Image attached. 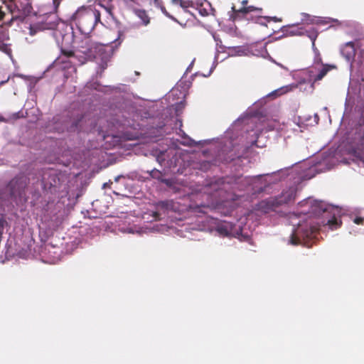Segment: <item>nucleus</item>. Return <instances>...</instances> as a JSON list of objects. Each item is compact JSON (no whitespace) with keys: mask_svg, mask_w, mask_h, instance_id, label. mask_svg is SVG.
<instances>
[{"mask_svg":"<svg viewBox=\"0 0 364 364\" xmlns=\"http://www.w3.org/2000/svg\"><path fill=\"white\" fill-rule=\"evenodd\" d=\"M248 0H242L241 1V6L237 8L235 4L231 7V11L229 12V21H240L243 20L252 21L255 23H263V20L269 22L273 21L274 22L282 21V18L276 16L269 17L262 16V9L257 8L254 6H248Z\"/></svg>","mask_w":364,"mask_h":364,"instance_id":"f257e3e1","label":"nucleus"},{"mask_svg":"<svg viewBox=\"0 0 364 364\" xmlns=\"http://www.w3.org/2000/svg\"><path fill=\"white\" fill-rule=\"evenodd\" d=\"M299 25L300 24H286L278 30H274L273 34L275 35L274 38L279 39L287 36H307L311 41H314L318 36V33L314 30L299 27Z\"/></svg>","mask_w":364,"mask_h":364,"instance_id":"f03ea898","label":"nucleus"},{"mask_svg":"<svg viewBox=\"0 0 364 364\" xmlns=\"http://www.w3.org/2000/svg\"><path fill=\"white\" fill-rule=\"evenodd\" d=\"M7 8L12 14V18L9 23L14 21H24L32 14L31 0H9Z\"/></svg>","mask_w":364,"mask_h":364,"instance_id":"7ed1b4c3","label":"nucleus"},{"mask_svg":"<svg viewBox=\"0 0 364 364\" xmlns=\"http://www.w3.org/2000/svg\"><path fill=\"white\" fill-rule=\"evenodd\" d=\"M72 21H94L101 23L100 13L91 8L82 7L77 10L71 16Z\"/></svg>","mask_w":364,"mask_h":364,"instance_id":"20e7f679","label":"nucleus"},{"mask_svg":"<svg viewBox=\"0 0 364 364\" xmlns=\"http://www.w3.org/2000/svg\"><path fill=\"white\" fill-rule=\"evenodd\" d=\"M28 184V178L23 173L14 177L8 184V188L13 197H21Z\"/></svg>","mask_w":364,"mask_h":364,"instance_id":"39448f33","label":"nucleus"},{"mask_svg":"<svg viewBox=\"0 0 364 364\" xmlns=\"http://www.w3.org/2000/svg\"><path fill=\"white\" fill-rule=\"evenodd\" d=\"M281 205V200L277 198H269L263 200L257 203V210L264 213H268L271 211L275 210L277 208Z\"/></svg>","mask_w":364,"mask_h":364,"instance_id":"423d86ee","label":"nucleus"},{"mask_svg":"<svg viewBox=\"0 0 364 364\" xmlns=\"http://www.w3.org/2000/svg\"><path fill=\"white\" fill-rule=\"evenodd\" d=\"M83 54L81 55H75L73 50H62V53L67 57H75L78 58L81 65L85 63L88 60H91L95 58V53L92 50V48H85L84 50L80 51Z\"/></svg>","mask_w":364,"mask_h":364,"instance_id":"0eeeda50","label":"nucleus"},{"mask_svg":"<svg viewBox=\"0 0 364 364\" xmlns=\"http://www.w3.org/2000/svg\"><path fill=\"white\" fill-rule=\"evenodd\" d=\"M9 41L8 31L3 26V24H0V50L11 58L12 50L11 44L8 43Z\"/></svg>","mask_w":364,"mask_h":364,"instance_id":"6e6552de","label":"nucleus"},{"mask_svg":"<svg viewBox=\"0 0 364 364\" xmlns=\"http://www.w3.org/2000/svg\"><path fill=\"white\" fill-rule=\"evenodd\" d=\"M302 229L298 228L295 230L291 235L290 243L294 245L301 244V239L309 238L313 233L311 230L306 229L304 232H301Z\"/></svg>","mask_w":364,"mask_h":364,"instance_id":"1a4fd4ad","label":"nucleus"},{"mask_svg":"<svg viewBox=\"0 0 364 364\" xmlns=\"http://www.w3.org/2000/svg\"><path fill=\"white\" fill-rule=\"evenodd\" d=\"M301 21L303 23H339L337 19L311 16L306 13L301 14Z\"/></svg>","mask_w":364,"mask_h":364,"instance_id":"9d476101","label":"nucleus"},{"mask_svg":"<svg viewBox=\"0 0 364 364\" xmlns=\"http://www.w3.org/2000/svg\"><path fill=\"white\" fill-rule=\"evenodd\" d=\"M58 181L57 176L51 171H46L42 176V183L45 188L55 187Z\"/></svg>","mask_w":364,"mask_h":364,"instance_id":"9b49d317","label":"nucleus"},{"mask_svg":"<svg viewBox=\"0 0 364 364\" xmlns=\"http://www.w3.org/2000/svg\"><path fill=\"white\" fill-rule=\"evenodd\" d=\"M226 184L223 180H218L209 185V188L211 190L208 193L215 196V197H223V192L225 190Z\"/></svg>","mask_w":364,"mask_h":364,"instance_id":"f8f14e48","label":"nucleus"},{"mask_svg":"<svg viewBox=\"0 0 364 364\" xmlns=\"http://www.w3.org/2000/svg\"><path fill=\"white\" fill-rule=\"evenodd\" d=\"M198 9L199 14L202 16H208L210 15L215 16V9H213L211 4L206 0H204L203 2H201L198 6Z\"/></svg>","mask_w":364,"mask_h":364,"instance_id":"ddd939ff","label":"nucleus"},{"mask_svg":"<svg viewBox=\"0 0 364 364\" xmlns=\"http://www.w3.org/2000/svg\"><path fill=\"white\" fill-rule=\"evenodd\" d=\"M70 28L74 31L77 29L79 32L85 36H88L89 34L93 31L96 24H69Z\"/></svg>","mask_w":364,"mask_h":364,"instance_id":"4468645a","label":"nucleus"},{"mask_svg":"<svg viewBox=\"0 0 364 364\" xmlns=\"http://www.w3.org/2000/svg\"><path fill=\"white\" fill-rule=\"evenodd\" d=\"M43 24H29L27 27V29L29 30V33L31 36H34L38 31H43L44 29H55V27L58 24H50L51 26L49 27H43Z\"/></svg>","mask_w":364,"mask_h":364,"instance_id":"2eb2a0df","label":"nucleus"},{"mask_svg":"<svg viewBox=\"0 0 364 364\" xmlns=\"http://www.w3.org/2000/svg\"><path fill=\"white\" fill-rule=\"evenodd\" d=\"M223 31L233 37H242V34L238 31L235 24H224Z\"/></svg>","mask_w":364,"mask_h":364,"instance_id":"dca6fc26","label":"nucleus"},{"mask_svg":"<svg viewBox=\"0 0 364 364\" xmlns=\"http://www.w3.org/2000/svg\"><path fill=\"white\" fill-rule=\"evenodd\" d=\"M172 3L175 6H179L181 9V13L184 15H191L187 9L192 5V3L183 0H172Z\"/></svg>","mask_w":364,"mask_h":364,"instance_id":"f3484780","label":"nucleus"},{"mask_svg":"<svg viewBox=\"0 0 364 364\" xmlns=\"http://www.w3.org/2000/svg\"><path fill=\"white\" fill-rule=\"evenodd\" d=\"M343 54L346 55L348 59L355 55V48L353 42H348L345 45L342 50Z\"/></svg>","mask_w":364,"mask_h":364,"instance_id":"a211bd4d","label":"nucleus"},{"mask_svg":"<svg viewBox=\"0 0 364 364\" xmlns=\"http://www.w3.org/2000/svg\"><path fill=\"white\" fill-rule=\"evenodd\" d=\"M281 200V205L283 203H288L289 202L294 200V194L292 191H287L283 193L279 197H277Z\"/></svg>","mask_w":364,"mask_h":364,"instance_id":"6ab92c4d","label":"nucleus"},{"mask_svg":"<svg viewBox=\"0 0 364 364\" xmlns=\"http://www.w3.org/2000/svg\"><path fill=\"white\" fill-rule=\"evenodd\" d=\"M330 70V68L328 66L323 67L318 74L315 77L314 81H319L323 79V77L328 73Z\"/></svg>","mask_w":364,"mask_h":364,"instance_id":"aec40b11","label":"nucleus"},{"mask_svg":"<svg viewBox=\"0 0 364 364\" xmlns=\"http://www.w3.org/2000/svg\"><path fill=\"white\" fill-rule=\"evenodd\" d=\"M136 15L141 19L142 23H149L150 19L145 11L139 10L136 11Z\"/></svg>","mask_w":364,"mask_h":364,"instance_id":"412c9836","label":"nucleus"},{"mask_svg":"<svg viewBox=\"0 0 364 364\" xmlns=\"http://www.w3.org/2000/svg\"><path fill=\"white\" fill-rule=\"evenodd\" d=\"M217 231L220 233V235H223V236H227L230 234V230L225 225L218 226Z\"/></svg>","mask_w":364,"mask_h":364,"instance_id":"4be33fe9","label":"nucleus"},{"mask_svg":"<svg viewBox=\"0 0 364 364\" xmlns=\"http://www.w3.org/2000/svg\"><path fill=\"white\" fill-rule=\"evenodd\" d=\"M328 223L331 226V229H336L340 225L336 218L328 220Z\"/></svg>","mask_w":364,"mask_h":364,"instance_id":"5701e85b","label":"nucleus"},{"mask_svg":"<svg viewBox=\"0 0 364 364\" xmlns=\"http://www.w3.org/2000/svg\"><path fill=\"white\" fill-rule=\"evenodd\" d=\"M296 87V86H295V85H287L284 87H282L280 89L281 93L282 94L287 93V92L291 91L292 90V88H294Z\"/></svg>","mask_w":364,"mask_h":364,"instance_id":"b1692460","label":"nucleus"},{"mask_svg":"<svg viewBox=\"0 0 364 364\" xmlns=\"http://www.w3.org/2000/svg\"><path fill=\"white\" fill-rule=\"evenodd\" d=\"M157 208L159 209L166 210L168 208V203H167V202H165V201L159 202L157 204Z\"/></svg>","mask_w":364,"mask_h":364,"instance_id":"393cba45","label":"nucleus"},{"mask_svg":"<svg viewBox=\"0 0 364 364\" xmlns=\"http://www.w3.org/2000/svg\"><path fill=\"white\" fill-rule=\"evenodd\" d=\"M354 156L360 161L364 162V154L363 153L357 152L355 151Z\"/></svg>","mask_w":364,"mask_h":364,"instance_id":"a878e982","label":"nucleus"},{"mask_svg":"<svg viewBox=\"0 0 364 364\" xmlns=\"http://www.w3.org/2000/svg\"><path fill=\"white\" fill-rule=\"evenodd\" d=\"M353 222L357 224V225H361L364 222V218H361V217H356L354 220H353Z\"/></svg>","mask_w":364,"mask_h":364,"instance_id":"bb28decb","label":"nucleus"},{"mask_svg":"<svg viewBox=\"0 0 364 364\" xmlns=\"http://www.w3.org/2000/svg\"><path fill=\"white\" fill-rule=\"evenodd\" d=\"M316 205L318 208V213H320L321 212H325L326 211V208L323 207V204L322 203H316Z\"/></svg>","mask_w":364,"mask_h":364,"instance_id":"cd10ccee","label":"nucleus"},{"mask_svg":"<svg viewBox=\"0 0 364 364\" xmlns=\"http://www.w3.org/2000/svg\"><path fill=\"white\" fill-rule=\"evenodd\" d=\"M5 15L6 14L2 10V6H0V21L4 20Z\"/></svg>","mask_w":364,"mask_h":364,"instance_id":"c85d7f7f","label":"nucleus"},{"mask_svg":"<svg viewBox=\"0 0 364 364\" xmlns=\"http://www.w3.org/2000/svg\"><path fill=\"white\" fill-rule=\"evenodd\" d=\"M152 216L155 218V220L160 219V213H159V211L153 212Z\"/></svg>","mask_w":364,"mask_h":364,"instance_id":"c756f323","label":"nucleus"},{"mask_svg":"<svg viewBox=\"0 0 364 364\" xmlns=\"http://www.w3.org/2000/svg\"><path fill=\"white\" fill-rule=\"evenodd\" d=\"M108 1H112V0H107ZM124 2H126L127 4H129V3H135V4H139V0H123Z\"/></svg>","mask_w":364,"mask_h":364,"instance_id":"7c9ffc66","label":"nucleus"},{"mask_svg":"<svg viewBox=\"0 0 364 364\" xmlns=\"http://www.w3.org/2000/svg\"><path fill=\"white\" fill-rule=\"evenodd\" d=\"M112 184V182L109 181V182L105 183L102 186L103 188H110L111 185Z\"/></svg>","mask_w":364,"mask_h":364,"instance_id":"2f4dec72","label":"nucleus"},{"mask_svg":"<svg viewBox=\"0 0 364 364\" xmlns=\"http://www.w3.org/2000/svg\"><path fill=\"white\" fill-rule=\"evenodd\" d=\"M112 7H111V6H108V7L105 8L106 12L108 14H109L110 16H112Z\"/></svg>","mask_w":364,"mask_h":364,"instance_id":"473e14b6","label":"nucleus"},{"mask_svg":"<svg viewBox=\"0 0 364 364\" xmlns=\"http://www.w3.org/2000/svg\"><path fill=\"white\" fill-rule=\"evenodd\" d=\"M164 13H165V14H166V16H169V17H170L173 21H176V23H180L178 19H177V18H174V17H173V16H170L168 14V13H167V12H164Z\"/></svg>","mask_w":364,"mask_h":364,"instance_id":"72a5a7b5","label":"nucleus"},{"mask_svg":"<svg viewBox=\"0 0 364 364\" xmlns=\"http://www.w3.org/2000/svg\"><path fill=\"white\" fill-rule=\"evenodd\" d=\"M107 67V63H103L101 65L102 71H104Z\"/></svg>","mask_w":364,"mask_h":364,"instance_id":"f704fd0d","label":"nucleus"},{"mask_svg":"<svg viewBox=\"0 0 364 364\" xmlns=\"http://www.w3.org/2000/svg\"><path fill=\"white\" fill-rule=\"evenodd\" d=\"M121 177H122L121 176H118L115 177V178H114V181H115V182H118V181H119V178H120Z\"/></svg>","mask_w":364,"mask_h":364,"instance_id":"c9c22d12","label":"nucleus"},{"mask_svg":"<svg viewBox=\"0 0 364 364\" xmlns=\"http://www.w3.org/2000/svg\"><path fill=\"white\" fill-rule=\"evenodd\" d=\"M362 55L364 57V50L362 51Z\"/></svg>","mask_w":364,"mask_h":364,"instance_id":"e433bc0d","label":"nucleus"},{"mask_svg":"<svg viewBox=\"0 0 364 364\" xmlns=\"http://www.w3.org/2000/svg\"><path fill=\"white\" fill-rule=\"evenodd\" d=\"M191 21V19H190V18H188V19L186 20V21Z\"/></svg>","mask_w":364,"mask_h":364,"instance_id":"4c0bfd02","label":"nucleus"}]
</instances>
